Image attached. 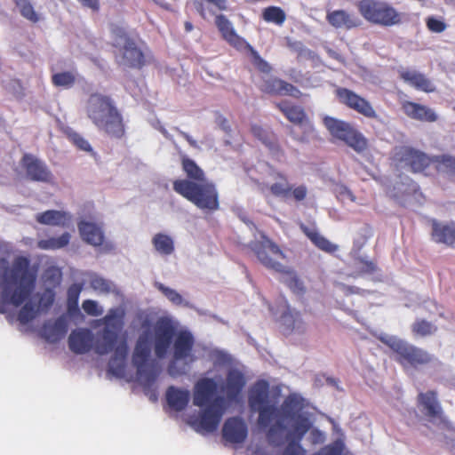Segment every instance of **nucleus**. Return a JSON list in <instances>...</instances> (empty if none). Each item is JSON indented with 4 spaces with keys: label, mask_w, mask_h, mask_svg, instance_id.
I'll return each instance as SVG.
<instances>
[{
    "label": "nucleus",
    "mask_w": 455,
    "mask_h": 455,
    "mask_svg": "<svg viewBox=\"0 0 455 455\" xmlns=\"http://www.w3.org/2000/svg\"><path fill=\"white\" fill-rule=\"evenodd\" d=\"M223 437L230 443H243L247 436V426L240 418L228 419L223 426Z\"/></svg>",
    "instance_id": "obj_22"
},
{
    "label": "nucleus",
    "mask_w": 455,
    "mask_h": 455,
    "mask_svg": "<svg viewBox=\"0 0 455 455\" xmlns=\"http://www.w3.org/2000/svg\"><path fill=\"white\" fill-rule=\"evenodd\" d=\"M394 158L409 166L413 172L425 171L433 162L425 153L409 147H399L395 149Z\"/></svg>",
    "instance_id": "obj_14"
},
{
    "label": "nucleus",
    "mask_w": 455,
    "mask_h": 455,
    "mask_svg": "<svg viewBox=\"0 0 455 455\" xmlns=\"http://www.w3.org/2000/svg\"><path fill=\"white\" fill-rule=\"evenodd\" d=\"M241 220L246 224V226L252 230L254 225L245 216L241 217Z\"/></svg>",
    "instance_id": "obj_57"
},
{
    "label": "nucleus",
    "mask_w": 455,
    "mask_h": 455,
    "mask_svg": "<svg viewBox=\"0 0 455 455\" xmlns=\"http://www.w3.org/2000/svg\"><path fill=\"white\" fill-rule=\"evenodd\" d=\"M304 411L307 413V415L308 416V418L311 421V426L308 428V430L306 432V433H307V432L309 433L308 440L313 444H320V443H324L326 440V435H325L324 432H323L315 427H312L313 419H311V415L307 411L304 410Z\"/></svg>",
    "instance_id": "obj_49"
},
{
    "label": "nucleus",
    "mask_w": 455,
    "mask_h": 455,
    "mask_svg": "<svg viewBox=\"0 0 455 455\" xmlns=\"http://www.w3.org/2000/svg\"><path fill=\"white\" fill-rule=\"evenodd\" d=\"M49 272H52V276L56 278V282L59 283L60 282V273L58 269H52V270H50Z\"/></svg>",
    "instance_id": "obj_58"
},
{
    "label": "nucleus",
    "mask_w": 455,
    "mask_h": 455,
    "mask_svg": "<svg viewBox=\"0 0 455 455\" xmlns=\"http://www.w3.org/2000/svg\"><path fill=\"white\" fill-rule=\"evenodd\" d=\"M211 357L215 366L231 368L232 358L228 353L216 349L212 352Z\"/></svg>",
    "instance_id": "obj_46"
},
{
    "label": "nucleus",
    "mask_w": 455,
    "mask_h": 455,
    "mask_svg": "<svg viewBox=\"0 0 455 455\" xmlns=\"http://www.w3.org/2000/svg\"><path fill=\"white\" fill-rule=\"evenodd\" d=\"M169 408L175 411H181L188 406L191 394L188 388L171 386L165 393Z\"/></svg>",
    "instance_id": "obj_23"
},
{
    "label": "nucleus",
    "mask_w": 455,
    "mask_h": 455,
    "mask_svg": "<svg viewBox=\"0 0 455 455\" xmlns=\"http://www.w3.org/2000/svg\"><path fill=\"white\" fill-rule=\"evenodd\" d=\"M124 310L121 307L111 308L108 314L95 321V327L103 325L102 332L95 341V352L105 355L114 351L108 368L117 377L124 375L125 361L128 351L127 343L119 339L118 335L124 327Z\"/></svg>",
    "instance_id": "obj_5"
},
{
    "label": "nucleus",
    "mask_w": 455,
    "mask_h": 455,
    "mask_svg": "<svg viewBox=\"0 0 455 455\" xmlns=\"http://www.w3.org/2000/svg\"><path fill=\"white\" fill-rule=\"evenodd\" d=\"M88 283L97 294H108L115 291V285L112 282L95 273L88 274Z\"/></svg>",
    "instance_id": "obj_36"
},
{
    "label": "nucleus",
    "mask_w": 455,
    "mask_h": 455,
    "mask_svg": "<svg viewBox=\"0 0 455 455\" xmlns=\"http://www.w3.org/2000/svg\"><path fill=\"white\" fill-rule=\"evenodd\" d=\"M315 455H347L343 440L336 439L331 444L323 447Z\"/></svg>",
    "instance_id": "obj_43"
},
{
    "label": "nucleus",
    "mask_w": 455,
    "mask_h": 455,
    "mask_svg": "<svg viewBox=\"0 0 455 455\" xmlns=\"http://www.w3.org/2000/svg\"><path fill=\"white\" fill-rule=\"evenodd\" d=\"M326 20L331 26L337 29L350 30L362 25V20L359 17L345 10L328 12Z\"/></svg>",
    "instance_id": "obj_21"
},
{
    "label": "nucleus",
    "mask_w": 455,
    "mask_h": 455,
    "mask_svg": "<svg viewBox=\"0 0 455 455\" xmlns=\"http://www.w3.org/2000/svg\"><path fill=\"white\" fill-rule=\"evenodd\" d=\"M280 323L283 327V331L286 334L290 333H301L305 330V325L300 318L299 313L291 310L290 307L284 306L283 312L280 318Z\"/></svg>",
    "instance_id": "obj_26"
},
{
    "label": "nucleus",
    "mask_w": 455,
    "mask_h": 455,
    "mask_svg": "<svg viewBox=\"0 0 455 455\" xmlns=\"http://www.w3.org/2000/svg\"><path fill=\"white\" fill-rule=\"evenodd\" d=\"M23 167L28 176L37 181L52 182L53 176L44 162L31 155H25L22 159Z\"/></svg>",
    "instance_id": "obj_19"
},
{
    "label": "nucleus",
    "mask_w": 455,
    "mask_h": 455,
    "mask_svg": "<svg viewBox=\"0 0 455 455\" xmlns=\"http://www.w3.org/2000/svg\"><path fill=\"white\" fill-rule=\"evenodd\" d=\"M337 96L341 103L347 105L348 108L357 111L358 113L367 117L375 116V111L370 103L352 91L345 88L338 89Z\"/></svg>",
    "instance_id": "obj_17"
},
{
    "label": "nucleus",
    "mask_w": 455,
    "mask_h": 455,
    "mask_svg": "<svg viewBox=\"0 0 455 455\" xmlns=\"http://www.w3.org/2000/svg\"><path fill=\"white\" fill-rule=\"evenodd\" d=\"M301 228L305 235L312 241V243L318 247L320 250L324 251L326 252H332L336 250L337 246L331 243L325 237L321 235L318 232L314 230L313 228L301 226Z\"/></svg>",
    "instance_id": "obj_37"
},
{
    "label": "nucleus",
    "mask_w": 455,
    "mask_h": 455,
    "mask_svg": "<svg viewBox=\"0 0 455 455\" xmlns=\"http://www.w3.org/2000/svg\"><path fill=\"white\" fill-rule=\"evenodd\" d=\"M140 334L132 355L137 379L149 387L159 375L160 368L152 357V348L159 359L164 358L173 341L172 359L168 366L170 375L175 377L187 372L190 363L196 360L193 352L192 333L172 315L163 312L143 311L138 314Z\"/></svg>",
    "instance_id": "obj_1"
},
{
    "label": "nucleus",
    "mask_w": 455,
    "mask_h": 455,
    "mask_svg": "<svg viewBox=\"0 0 455 455\" xmlns=\"http://www.w3.org/2000/svg\"><path fill=\"white\" fill-rule=\"evenodd\" d=\"M244 50H247L251 55V61L255 68L260 70L263 73H269L271 70L270 65L264 60L257 51L253 49V47L249 44V47H244Z\"/></svg>",
    "instance_id": "obj_44"
},
{
    "label": "nucleus",
    "mask_w": 455,
    "mask_h": 455,
    "mask_svg": "<svg viewBox=\"0 0 455 455\" xmlns=\"http://www.w3.org/2000/svg\"><path fill=\"white\" fill-rule=\"evenodd\" d=\"M379 339L399 356V360L403 365L418 366L431 361V356L427 352L397 337L381 333Z\"/></svg>",
    "instance_id": "obj_10"
},
{
    "label": "nucleus",
    "mask_w": 455,
    "mask_h": 455,
    "mask_svg": "<svg viewBox=\"0 0 455 455\" xmlns=\"http://www.w3.org/2000/svg\"><path fill=\"white\" fill-rule=\"evenodd\" d=\"M87 116L100 129L116 136L123 132L121 117L112 100L105 95L90 96L86 106Z\"/></svg>",
    "instance_id": "obj_7"
},
{
    "label": "nucleus",
    "mask_w": 455,
    "mask_h": 455,
    "mask_svg": "<svg viewBox=\"0 0 455 455\" xmlns=\"http://www.w3.org/2000/svg\"><path fill=\"white\" fill-rule=\"evenodd\" d=\"M36 220L43 225L67 227L72 221V215L65 211L48 210L37 213Z\"/></svg>",
    "instance_id": "obj_25"
},
{
    "label": "nucleus",
    "mask_w": 455,
    "mask_h": 455,
    "mask_svg": "<svg viewBox=\"0 0 455 455\" xmlns=\"http://www.w3.org/2000/svg\"><path fill=\"white\" fill-rule=\"evenodd\" d=\"M173 189L204 212H212L220 208L218 190L209 180L204 182L175 180Z\"/></svg>",
    "instance_id": "obj_8"
},
{
    "label": "nucleus",
    "mask_w": 455,
    "mask_h": 455,
    "mask_svg": "<svg viewBox=\"0 0 455 455\" xmlns=\"http://www.w3.org/2000/svg\"><path fill=\"white\" fill-rule=\"evenodd\" d=\"M295 139L297 140H304V137H301V138H299V137H294Z\"/></svg>",
    "instance_id": "obj_64"
},
{
    "label": "nucleus",
    "mask_w": 455,
    "mask_h": 455,
    "mask_svg": "<svg viewBox=\"0 0 455 455\" xmlns=\"http://www.w3.org/2000/svg\"><path fill=\"white\" fill-rule=\"evenodd\" d=\"M336 193H337V197L344 203L355 201V196L345 186H339L336 189Z\"/></svg>",
    "instance_id": "obj_54"
},
{
    "label": "nucleus",
    "mask_w": 455,
    "mask_h": 455,
    "mask_svg": "<svg viewBox=\"0 0 455 455\" xmlns=\"http://www.w3.org/2000/svg\"><path fill=\"white\" fill-rule=\"evenodd\" d=\"M101 332L102 330L96 334L95 338H93L92 331L87 329H78L74 331L68 339L70 349L76 354H84L89 351L92 347L95 349V341L98 335Z\"/></svg>",
    "instance_id": "obj_20"
},
{
    "label": "nucleus",
    "mask_w": 455,
    "mask_h": 455,
    "mask_svg": "<svg viewBox=\"0 0 455 455\" xmlns=\"http://www.w3.org/2000/svg\"><path fill=\"white\" fill-rule=\"evenodd\" d=\"M402 79L418 90L431 92L435 91L434 84L424 75L415 70L403 69L400 71Z\"/></svg>",
    "instance_id": "obj_31"
},
{
    "label": "nucleus",
    "mask_w": 455,
    "mask_h": 455,
    "mask_svg": "<svg viewBox=\"0 0 455 455\" xmlns=\"http://www.w3.org/2000/svg\"><path fill=\"white\" fill-rule=\"evenodd\" d=\"M81 292V287L79 285H72L68 291V303L69 309L71 307H76L78 298Z\"/></svg>",
    "instance_id": "obj_53"
},
{
    "label": "nucleus",
    "mask_w": 455,
    "mask_h": 455,
    "mask_svg": "<svg viewBox=\"0 0 455 455\" xmlns=\"http://www.w3.org/2000/svg\"><path fill=\"white\" fill-rule=\"evenodd\" d=\"M155 287L171 302L173 306L192 307V304L183 297L178 291L165 286L161 283H156Z\"/></svg>",
    "instance_id": "obj_35"
},
{
    "label": "nucleus",
    "mask_w": 455,
    "mask_h": 455,
    "mask_svg": "<svg viewBox=\"0 0 455 455\" xmlns=\"http://www.w3.org/2000/svg\"><path fill=\"white\" fill-rule=\"evenodd\" d=\"M432 238L436 243L455 246V223L433 220Z\"/></svg>",
    "instance_id": "obj_24"
},
{
    "label": "nucleus",
    "mask_w": 455,
    "mask_h": 455,
    "mask_svg": "<svg viewBox=\"0 0 455 455\" xmlns=\"http://www.w3.org/2000/svg\"><path fill=\"white\" fill-rule=\"evenodd\" d=\"M416 192L417 185L413 183L411 180L406 179L405 182L397 184L389 193L390 196L399 198L403 196H410L411 195L416 194Z\"/></svg>",
    "instance_id": "obj_42"
},
{
    "label": "nucleus",
    "mask_w": 455,
    "mask_h": 455,
    "mask_svg": "<svg viewBox=\"0 0 455 455\" xmlns=\"http://www.w3.org/2000/svg\"><path fill=\"white\" fill-rule=\"evenodd\" d=\"M68 331V320L60 316L55 320L45 323L43 327V336L50 342H56L62 339Z\"/></svg>",
    "instance_id": "obj_28"
},
{
    "label": "nucleus",
    "mask_w": 455,
    "mask_h": 455,
    "mask_svg": "<svg viewBox=\"0 0 455 455\" xmlns=\"http://www.w3.org/2000/svg\"><path fill=\"white\" fill-rule=\"evenodd\" d=\"M196 9H197L198 12H200L201 15L204 18V12L203 11V7H202L201 4H197Z\"/></svg>",
    "instance_id": "obj_62"
},
{
    "label": "nucleus",
    "mask_w": 455,
    "mask_h": 455,
    "mask_svg": "<svg viewBox=\"0 0 455 455\" xmlns=\"http://www.w3.org/2000/svg\"><path fill=\"white\" fill-rule=\"evenodd\" d=\"M360 14L370 23L381 27H393L402 24L405 19L403 12L394 6L380 1L362 0L358 4Z\"/></svg>",
    "instance_id": "obj_9"
},
{
    "label": "nucleus",
    "mask_w": 455,
    "mask_h": 455,
    "mask_svg": "<svg viewBox=\"0 0 455 455\" xmlns=\"http://www.w3.org/2000/svg\"><path fill=\"white\" fill-rule=\"evenodd\" d=\"M68 138L77 148L88 153L92 152L90 143L77 132H68Z\"/></svg>",
    "instance_id": "obj_47"
},
{
    "label": "nucleus",
    "mask_w": 455,
    "mask_h": 455,
    "mask_svg": "<svg viewBox=\"0 0 455 455\" xmlns=\"http://www.w3.org/2000/svg\"><path fill=\"white\" fill-rule=\"evenodd\" d=\"M20 15L32 23L38 22L41 15L35 11L34 6L28 0H13Z\"/></svg>",
    "instance_id": "obj_40"
},
{
    "label": "nucleus",
    "mask_w": 455,
    "mask_h": 455,
    "mask_svg": "<svg viewBox=\"0 0 455 455\" xmlns=\"http://www.w3.org/2000/svg\"><path fill=\"white\" fill-rule=\"evenodd\" d=\"M182 169L186 173L187 179H180L179 180H192L194 182H204L208 180L204 172L190 158H182Z\"/></svg>",
    "instance_id": "obj_34"
},
{
    "label": "nucleus",
    "mask_w": 455,
    "mask_h": 455,
    "mask_svg": "<svg viewBox=\"0 0 455 455\" xmlns=\"http://www.w3.org/2000/svg\"><path fill=\"white\" fill-rule=\"evenodd\" d=\"M81 239L87 244L100 248L101 252L108 253L115 249V245L105 239L103 225L92 220H81L78 224Z\"/></svg>",
    "instance_id": "obj_12"
},
{
    "label": "nucleus",
    "mask_w": 455,
    "mask_h": 455,
    "mask_svg": "<svg viewBox=\"0 0 455 455\" xmlns=\"http://www.w3.org/2000/svg\"><path fill=\"white\" fill-rule=\"evenodd\" d=\"M215 24L220 30L222 37L233 47L239 51H244V47H249V43L238 36L231 21L224 15L216 16Z\"/></svg>",
    "instance_id": "obj_18"
},
{
    "label": "nucleus",
    "mask_w": 455,
    "mask_h": 455,
    "mask_svg": "<svg viewBox=\"0 0 455 455\" xmlns=\"http://www.w3.org/2000/svg\"><path fill=\"white\" fill-rule=\"evenodd\" d=\"M262 89L270 93L291 95L293 97H299L300 93L299 91L291 84L276 78L266 81L262 85Z\"/></svg>",
    "instance_id": "obj_33"
},
{
    "label": "nucleus",
    "mask_w": 455,
    "mask_h": 455,
    "mask_svg": "<svg viewBox=\"0 0 455 455\" xmlns=\"http://www.w3.org/2000/svg\"><path fill=\"white\" fill-rule=\"evenodd\" d=\"M279 109L292 123L299 124L307 132L313 131L312 124L306 120V115L299 107L291 106L286 101H283L278 105Z\"/></svg>",
    "instance_id": "obj_29"
},
{
    "label": "nucleus",
    "mask_w": 455,
    "mask_h": 455,
    "mask_svg": "<svg viewBox=\"0 0 455 455\" xmlns=\"http://www.w3.org/2000/svg\"><path fill=\"white\" fill-rule=\"evenodd\" d=\"M70 238V234L65 232L60 236L39 240L37 246L42 250H59L67 246L69 243Z\"/></svg>",
    "instance_id": "obj_38"
},
{
    "label": "nucleus",
    "mask_w": 455,
    "mask_h": 455,
    "mask_svg": "<svg viewBox=\"0 0 455 455\" xmlns=\"http://www.w3.org/2000/svg\"><path fill=\"white\" fill-rule=\"evenodd\" d=\"M375 268V266L372 263H367L366 264V271L371 272Z\"/></svg>",
    "instance_id": "obj_61"
},
{
    "label": "nucleus",
    "mask_w": 455,
    "mask_h": 455,
    "mask_svg": "<svg viewBox=\"0 0 455 455\" xmlns=\"http://www.w3.org/2000/svg\"><path fill=\"white\" fill-rule=\"evenodd\" d=\"M187 140L192 146H196V142L190 137L187 136Z\"/></svg>",
    "instance_id": "obj_63"
},
{
    "label": "nucleus",
    "mask_w": 455,
    "mask_h": 455,
    "mask_svg": "<svg viewBox=\"0 0 455 455\" xmlns=\"http://www.w3.org/2000/svg\"><path fill=\"white\" fill-rule=\"evenodd\" d=\"M82 308L87 315L92 316H100L104 312L103 307L93 299L84 300L82 304Z\"/></svg>",
    "instance_id": "obj_50"
},
{
    "label": "nucleus",
    "mask_w": 455,
    "mask_h": 455,
    "mask_svg": "<svg viewBox=\"0 0 455 455\" xmlns=\"http://www.w3.org/2000/svg\"><path fill=\"white\" fill-rule=\"evenodd\" d=\"M418 403L419 409L429 424L436 426L440 429L449 427L450 424L443 413L435 392L420 393L418 396Z\"/></svg>",
    "instance_id": "obj_13"
},
{
    "label": "nucleus",
    "mask_w": 455,
    "mask_h": 455,
    "mask_svg": "<svg viewBox=\"0 0 455 455\" xmlns=\"http://www.w3.org/2000/svg\"><path fill=\"white\" fill-rule=\"evenodd\" d=\"M251 248L263 266L281 274L282 281L293 292L299 294L304 291V284L299 279L297 274L290 267L281 262L286 256L278 245L264 235H260V240L252 242Z\"/></svg>",
    "instance_id": "obj_6"
},
{
    "label": "nucleus",
    "mask_w": 455,
    "mask_h": 455,
    "mask_svg": "<svg viewBox=\"0 0 455 455\" xmlns=\"http://www.w3.org/2000/svg\"><path fill=\"white\" fill-rule=\"evenodd\" d=\"M185 29H186V31H188V32L192 31V29H193V25H192L190 22L187 21V22L185 23Z\"/></svg>",
    "instance_id": "obj_60"
},
{
    "label": "nucleus",
    "mask_w": 455,
    "mask_h": 455,
    "mask_svg": "<svg viewBox=\"0 0 455 455\" xmlns=\"http://www.w3.org/2000/svg\"><path fill=\"white\" fill-rule=\"evenodd\" d=\"M262 16L267 22H271L278 26L283 25L286 19L284 12L281 8L276 6L266 8L263 11Z\"/></svg>",
    "instance_id": "obj_41"
},
{
    "label": "nucleus",
    "mask_w": 455,
    "mask_h": 455,
    "mask_svg": "<svg viewBox=\"0 0 455 455\" xmlns=\"http://www.w3.org/2000/svg\"><path fill=\"white\" fill-rule=\"evenodd\" d=\"M84 6H87L93 10H98L99 8V0H78Z\"/></svg>",
    "instance_id": "obj_56"
},
{
    "label": "nucleus",
    "mask_w": 455,
    "mask_h": 455,
    "mask_svg": "<svg viewBox=\"0 0 455 455\" xmlns=\"http://www.w3.org/2000/svg\"><path fill=\"white\" fill-rule=\"evenodd\" d=\"M154 251L162 258L172 256L175 251L173 237L165 232H157L151 238Z\"/></svg>",
    "instance_id": "obj_27"
},
{
    "label": "nucleus",
    "mask_w": 455,
    "mask_h": 455,
    "mask_svg": "<svg viewBox=\"0 0 455 455\" xmlns=\"http://www.w3.org/2000/svg\"><path fill=\"white\" fill-rule=\"evenodd\" d=\"M403 109L409 117L421 122H435L437 119L431 108L418 103L406 101L403 104Z\"/></svg>",
    "instance_id": "obj_30"
},
{
    "label": "nucleus",
    "mask_w": 455,
    "mask_h": 455,
    "mask_svg": "<svg viewBox=\"0 0 455 455\" xmlns=\"http://www.w3.org/2000/svg\"><path fill=\"white\" fill-rule=\"evenodd\" d=\"M337 96L341 103L347 105L348 108L357 111L358 113L367 117L375 116V111L370 103L352 91L345 88L338 89Z\"/></svg>",
    "instance_id": "obj_16"
},
{
    "label": "nucleus",
    "mask_w": 455,
    "mask_h": 455,
    "mask_svg": "<svg viewBox=\"0 0 455 455\" xmlns=\"http://www.w3.org/2000/svg\"><path fill=\"white\" fill-rule=\"evenodd\" d=\"M267 186L269 188L272 194L277 196H284L291 190V187L286 179L278 172L272 174V180L267 181Z\"/></svg>",
    "instance_id": "obj_39"
},
{
    "label": "nucleus",
    "mask_w": 455,
    "mask_h": 455,
    "mask_svg": "<svg viewBox=\"0 0 455 455\" xmlns=\"http://www.w3.org/2000/svg\"><path fill=\"white\" fill-rule=\"evenodd\" d=\"M37 274L29 259L17 256L10 263L0 258V313L17 311V319L26 324L48 310L54 301L52 289L34 292Z\"/></svg>",
    "instance_id": "obj_3"
},
{
    "label": "nucleus",
    "mask_w": 455,
    "mask_h": 455,
    "mask_svg": "<svg viewBox=\"0 0 455 455\" xmlns=\"http://www.w3.org/2000/svg\"><path fill=\"white\" fill-rule=\"evenodd\" d=\"M116 44L118 47L116 60L120 65L133 68L143 65V54L132 40L126 36H120Z\"/></svg>",
    "instance_id": "obj_15"
},
{
    "label": "nucleus",
    "mask_w": 455,
    "mask_h": 455,
    "mask_svg": "<svg viewBox=\"0 0 455 455\" xmlns=\"http://www.w3.org/2000/svg\"><path fill=\"white\" fill-rule=\"evenodd\" d=\"M412 331L416 335L427 336L434 333L436 331V327L431 323L426 321H417L412 325Z\"/></svg>",
    "instance_id": "obj_48"
},
{
    "label": "nucleus",
    "mask_w": 455,
    "mask_h": 455,
    "mask_svg": "<svg viewBox=\"0 0 455 455\" xmlns=\"http://www.w3.org/2000/svg\"><path fill=\"white\" fill-rule=\"evenodd\" d=\"M437 169L441 172L455 173V158L449 156H443L436 159Z\"/></svg>",
    "instance_id": "obj_51"
},
{
    "label": "nucleus",
    "mask_w": 455,
    "mask_h": 455,
    "mask_svg": "<svg viewBox=\"0 0 455 455\" xmlns=\"http://www.w3.org/2000/svg\"><path fill=\"white\" fill-rule=\"evenodd\" d=\"M426 22L427 28L434 33H441L447 28L445 22L442 19L435 17H428Z\"/></svg>",
    "instance_id": "obj_52"
},
{
    "label": "nucleus",
    "mask_w": 455,
    "mask_h": 455,
    "mask_svg": "<svg viewBox=\"0 0 455 455\" xmlns=\"http://www.w3.org/2000/svg\"><path fill=\"white\" fill-rule=\"evenodd\" d=\"M303 399L291 395L277 406L270 395L269 384L256 382L249 390L248 403L252 412H258V426L266 433L272 451L267 455H307L300 441L311 426L304 411Z\"/></svg>",
    "instance_id": "obj_2"
},
{
    "label": "nucleus",
    "mask_w": 455,
    "mask_h": 455,
    "mask_svg": "<svg viewBox=\"0 0 455 455\" xmlns=\"http://www.w3.org/2000/svg\"><path fill=\"white\" fill-rule=\"evenodd\" d=\"M323 124L331 136L343 140L355 151L362 152L367 148L365 138L348 124L330 116L323 118Z\"/></svg>",
    "instance_id": "obj_11"
},
{
    "label": "nucleus",
    "mask_w": 455,
    "mask_h": 455,
    "mask_svg": "<svg viewBox=\"0 0 455 455\" xmlns=\"http://www.w3.org/2000/svg\"><path fill=\"white\" fill-rule=\"evenodd\" d=\"M333 432L336 433L338 435V438H340V436L342 435L341 434V429L339 428V427L336 424L333 425Z\"/></svg>",
    "instance_id": "obj_59"
},
{
    "label": "nucleus",
    "mask_w": 455,
    "mask_h": 455,
    "mask_svg": "<svg viewBox=\"0 0 455 455\" xmlns=\"http://www.w3.org/2000/svg\"><path fill=\"white\" fill-rule=\"evenodd\" d=\"M75 82V75L72 72H60L52 76V83L55 86L68 88Z\"/></svg>",
    "instance_id": "obj_45"
},
{
    "label": "nucleus",
    "mask_w": 455,
    "mask_h": 455,
    "mask_svg": "<svg viewBox=\"0 0 455 455\" xmlns=\"http://www.w3.org/2000/svg\"><path fill=\"white\" fill-rule=\"evenodd\" d=\"M292 195L296 200H303L307 196V189L304 186H299L293 189Z\"/></svg>",
    "instance_id": "obj_55"
},
{
    "label": "nucleus",
    "mask_w": 455,
    "mask_h": 455,
    "mask_svg": "<svg viewBox=\"0 0 455 455\" xmlns=\"http://www.w3.org/2000/svg\"><path fill=\"white\" fill-rule=\"evenodd\" d=\"M252 134L258 138L268 148L269 152L277 159H280L281 150L276 143L275 137L267 129L258 124L251 126Z\"/></svg>",
    "instance_id": "obj_32"
},
{
    "label": "nucleus",
    "mask_w": 455,
    "mask_h": 455,
    "mask_svg": "<svg viewBox=\"0 0 455 455\" xmlns=\"http://www.w3.org/2000/svg\"><path fill=\"white\" fill-rule=\"evenodd\" d=\"M245 383L244 375L239 369L228 368L225 380L220 385L224 395H218L215 379H199L194 386L192 400L193 404L200 408V412L188 417V423L201 434L217 430L228 404L238 401Z\"/></svg>",
    "instance_id": "obj_4"
}]
</instances>
